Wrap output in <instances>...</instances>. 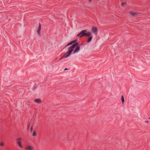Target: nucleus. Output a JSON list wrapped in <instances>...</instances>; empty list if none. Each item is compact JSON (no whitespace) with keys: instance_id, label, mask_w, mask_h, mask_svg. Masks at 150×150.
I'll return each mask as SVG.
<instances>
[{"instance_id":"1","label":"nucleus","mask_w":150,"mask_h":150,"mask_svg":"<svg viewBox=\"0 0 150 150\" xmlns=\"http://www.w3.org/2000/svg\"><path fill=\"white\" fill-rule=\"evenodd\" d=\"M75 40L72 41L69 43L66 46V47L68 46L72 45L68 49V51L66 53L64 54L63 57L59 59V60H60L64 58H66L69 57L72 53L73 54H75L78 52L80 50V46H78V42L75 43Z\"/></svg>"},{"instance_id":"2","label":"nucleus","mask_w":150,"mask_h":150,"mask_svg":"<svg viewBox=\"0 0 150 150\" xmlns=\"http://www.w3.org/2000/svg\"><path fill=\"white\" fill-rule=\"evenodd\" d=\"M91 34V33L89 32H87V30H82L77 35V36L80 38L84 36L89 37Z\"/></svg>"},{"instance_id":"3","label":"nucleus","mask_w":150,"mask_h":150,"mask_svg":"<svg viewBox=\"0 0 150 150\" xmlns=\"http://www.w3.org/2000/svg\"><path fill=\"white\" fill-rule=\"evenodd\" d=\"M91 31L95 35H96L98 33V29L94 27L93 26L92 27Z\"/></svg>"},{"instance_id":"4","label":"nucleus","mask_w":150,"mask_h":150,"mask_svg":"<svg viewBox=\"0 0 150 150\" xmlns=\"http://www.w3.org/2000/svg\"><path fill=\"white\" fill-rule=\"evenodd\" d=\"M129 13L132 16H134L138 15L137 13L133 11H129Z\"/></svg>"},{"instance_id":"5","label":"nucleus","mask_w":150,"mask_h":150,"mask_svg":"<svg viewBox=\"0 0 150 150\" xmlns=\"http://www.w3.org/2000/svg\"><path fill=\"white\" fill-rule=\"evenodd\" d=\"M41 29V25L40 23H39V25L37 30V33L39 35L40 33V30Z\"/></svg>"},{"instance_id":"6","label":"nucleus","mask_w":150,"mask_h":150,"mask_svg":"<svg viewBox=\"0 0 150 150\" xmlns=\"http://www.w3.org/2000/svg\"><path fill=\"white\" fill-rule=\"evenodd\" d=\"M34 101L36 103H40L42 102V100L40 98L36 99L34 100Z\"/></svg>"},{"instance_id":"7","label":"nucleus","mask_w":150,"mask_h":150,"mask_svg":"<svg viewBox=\"0 0 150 150\" xmlns=\"http://www.w3.org/2000/svg\"><path fill=\"white\" fill-rule=\"evenodd\" d=\"M17 144L21 148H22L23 147L22 145V144L20 141H18L17 142Z\"/></svg>"},{"instance_id":"8","label":"nucleus","mask_w":150,"mask_h":150,"mask_svg":"<svg viewBox=\"0 0 150 150\" xmlns=\"http://www.w3.org/2000/svg\"><path fill=\"white\" fill-rule=\"evenodd\" d=\"M92 36L90 37L87 40V42H90L92 40Z\"/></svg>"},{"instance_id":"9","label":"nucleus","mask_w":150,"mask_h":150,"mask_svg":"<svg viewBox=\"0 0 150 150\" xmlns=\"http://www.w3.org/2000/svg\"><path fill=\"white\" fill-rule=\"evenodd\" d=\"M121 100L122 102V103L123 104L124 102V98L122 95L121 96Z\"/></svg>"},{"instance_id":"10","label":"nucleus","mask_w":150,"mask_h":150,"mask_svg":"<svg viewBox=\"0 0 150 150\" xmlns=\"http://www.w3.org/2000/svg\"><path fill=\"white\" fill-rule=\"evenodd\" d=\"M21 140H22V138L21 137H18V138H17L16 139V140L17 142L19 141H20Z\"/></svg>"},{"instance_id":"11","label":"nucleus","mask_w":150,"mask_h":150,"mask_svg":"<svg viewBox=\"0 0 150 150\" xmlns=\"http://www.w3.org/2000/svg\"><path fill=\"white\" fill-rule=\"evenodd\" d=\"M4 143L2 142H0V146H4Z\"/></svg>"},{"instance_id":"12","label":"nucleus","mask_w":150,"mask_h":150,"mask_svg":"<svg viewBox=\"0 0 150 150\" xmlns=\"http://www.w3.org/2000/svg\"><path fill=\"white\" fill-rule=\"evenodd\" d=\"M126 4H127V2H124V3H122L121 4V5L122 6H124L125 5H126Z\"/></svg>"},{"instance_id":"13","label":"nucleus","mask_w":150,"mask_h":150,"mask_svg":"<svg viewBox=\"0 0 150 150\" xmlns=\"http://www.w3.org/2000/svg\"><path fill=\"white\" fill-rule=\"evenodd\" d=\"M36 133L35 132V131H34L33 132V136H35L36 135Z\"/></svg>"},{"instance_id":"14","label":"nucleus","mask_w":150,"mask_h":150,"mask_svg":"<svg viewBox=\"0 0 150 150\" xmlns=\"http://www.w3.org/2000/svg\"><path fill=\"white\" fill-rule=\"evenodd\" d=\"M32 130H33V127H31V131H32Z\"/></svg>"},{"instance_id":"15","label":"nucleus","mask_w":150,"mask_h":150,"mask_svg":"<svg viewBox=\"0 0 150 150\" xmlns=\"http://www.w3.org/2000/svg\"><path fill=\"white\" fill-rule=\"evenodd\" d=\"M68 70V69H67V68H65V69H64V70Z\"/></svg>"},{"instance_id":"16","label":"nucleus","mask_w":150,"mask_h":150,"mask_svg":"<svg viewBox=\"0 0 150 150\" xmlns=\"http://www.w3.org/2000/svg\"><path fill=\"white\" fill-rule=\"evenodd\" d=\"M145 122L146 123H148V122L147 121H145Z\"/></svg>"},{"instance_id":"17","label":"nucleus","mask_w":150,"mask_h":150,"mask_svg":"<svg viewBox=\"0 0 150 150\" xmlns=\"http://www.w3.org/2000/svg\"><path fill=\"white\" fill-rule=\"evenodd\" d=\"M29 125L28 126V129H29Z\"/></svg>"},{"instance_id":"18","label":"nucleus","mask_w":150,"mask_h":150,"mask_svg":"<svg viewBox=\"0 0 150 150\" xmlns=\"http://www.w3.org/2000/svg\"><path fill=\"white\" fill-rule=\"evenodd\" d=\"M91 0H89V1L90 2H91Z\"/></svg>"},{"instance_id":"19","label":"nucleus","mask_w":150,"mask_h":150,"mask_svg":"<svg viewBox=\"0 0 150 150\" xmlns=\"http://www.w3.org/2000/svg\"><path fill=\"white\" fill-rule=\"evenodd\" d=\"M149 119H150V117L149 118Z\"/></svg>"}]
</instances>
